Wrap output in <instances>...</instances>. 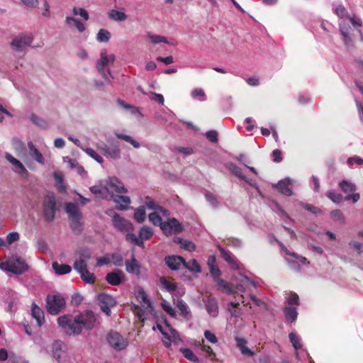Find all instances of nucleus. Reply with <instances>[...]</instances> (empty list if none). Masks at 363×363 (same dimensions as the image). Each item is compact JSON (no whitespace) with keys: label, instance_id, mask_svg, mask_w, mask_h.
Masks as SVG:
<instances>
[{"label":"nucleus","instance_id":"f257e3e1","mask_svg":"<svg viewBox=\"0 0 363 363\" xmlns=\"http://www.w3.org/2000/svg\"><path fill=\"white\" fill-rule=\"evenodd\" d=\"M90 191L94 194L106 199L115 196L114 192L126 193L128 191L123 183L115 177L99 182L98 184L91 186Z\"/></svg>","mask_w":363,"mask_h":363},{"label":"nucleus","instance_id":"f03ea898","mask_svg":"<svg viewBox=\"0 0 363 363\" xmlns=\"http://www.w3.org/2000/svg\"><path fill=\"white\" fill-rule=\"evenodd\" d=\"M115 58L114 54L108 53L106 49H103L100 52L99 58L96 62V67L98 72L108 84H111L108 75L111 76V73L110 69H106V67L114 63Z\"/></svg>","mask_w":363,"mask_h":363},{"label":"nucleus","instance_id":"7ed1b4c3","mask_svg":"<svg viewBox=\"0 0 363 363\" xmlns=\"http://www.w3.org/2000/svg\"><path fill=\"white\" fill-rule=\"evenodd\" d=\"M136 298L138 301L141 303L142 308H136L135 313L138 319L143 322L145 319L147 318V315L149 313H152L153 310L152 305L149 301L146 293L141 288L138 289L136 293Z\"/></svg>","mask_w":363,"mask_h":363},{"label":"nucleus","instance_id":"20e7f679","mask_svg":"<svg viewBox=\"0 0 363 363\" xmlns=\"http://www.w3.org/2000/svg\"><path fill=\"white\" fill-rule=\"evenodd\" d=\"M33 36L31 33H21L16 35L11 42L12 50L16 53H24L31 46Z\"/></svg>","mask_w":363,"mask_h":363},{"label":"nucleus","instance_id":"39448f33","mask_svg":"<svg viewBox=\"0 0 363 363\" xmlns=\"http://www.w3.org/2000/svg\"><path fill=\"white\" fill-rule=\"evenodd\" d=\"M57 323L62 330L68 335H79L81 333L76 316L71 315H61L57 318Z\"/></svg>","mask_w":363,"mask_h":363},{"label":"nucleus","instance_id":"423d86ee","mask_svg":"<svg viewBox=\"0 0 363 363\" xmlns=\"http://www.w3.org/2000/svg\"><path fill=\"white\" fill-rule=\"evenodd\" d=\"M153 235V232L150 227L143 226L139 231V238L133 233H128L125 236V240L131 244L144 247V240L150 239Z\"/></svg>","mask_w":363,"mask_h":363},{"label":"nucleus","instance_id":"0eeeda50","mask_svg":"<svg viewBox=\"0 0 363 363\" xmlns=\"http://www.w3.org/2000/svg\"><path fill=\"white\" fill-rule=\"evenodd\" d=\"M65 298L59 294L48 296L47 310L52 315L58 314L65 307Z\"/></svg>","mask_w":363,"mask_h":363},{"label":"nucleus","instance_id":"6e6552de","mask_svg":"<svg viewBox=\"0 0 363 363\" xmlns=\"http://www.w3.org/2000/svg\"><path fill=\"white\" fill-rule=\"evenodd\" d=\"M281 248V250L288 255H290L293 257H294L296 259H286L290 267L294 269V271L299 272L301 269L302 265H307L309 264V262L307 260V259L301 255H299L294 252H290L288 249L281 243L277 241Z\"/></svg>","mask_w":363,"mask_h":363},{"label":"nucleus","instance_id":"1a4fd4ad","mask_svg":"<svg viewBox=\"0 0 363 363\" xmlns=\"http://www.w3.org/2000/svg\"><path fill=\"white\" fill-rule=\"evenodd\" d=\"M75 316L79 325L80 333L83 329L91 330L94 327L96 318L92 311H86Z\"/></svg>","mask_w":363,"mask_h":363},{"label":"nucleus","instance_id":"9d476101","mask_svg":"<svg viewBox=\"0 0 363 363\" xmlns=\"http://www.w3.org/2000/svg\"><path fill=\"white\" fill-rule=\"evenodd\" d=\"M56 199L53 194H48L43 201V213L47 220L54 219L56 213Z\"/></svg>","mask_w":363,"mask_h":363},{"label":"nucleus","instance_id":"9b49d317","mask_svg":"<svg viewBox=\"0 0 363 363\" xmlns=\"http://www.w3.org/2000/svg\"><path fill=\"white\" fill-rule=\"evenodd\" d=\"M165 324L167 330H164L160 324H157L156 327H152V330H155L157 328L161 332L163 335L162 342L166 347H169L171 346L172 340H176L179 338V334L169 324L167 323Z\"/></svg>","mask_w":363,"mask_h":363},{"label":"nucleus","instance_id":"f8f14e48","mask_svg":"<svg viewBox=\"0 0 363 363\" xmlns=\"http://www.w3.org/2000/svg\"><path fill=\"white\" fill-rule=\"evenodd\" d=\"M107 342L116 350H122L128 346V341L116 332H111L107 335Z\"/></svg>","mask_w":363,"mask_h":363},{"label":"nucleus","instance_id":"ddd939ff","mask_svg":"<svg viewBox=\"0 0 363 363\" xmlns=\"http://www.w3.org/2000/svg\"><path fill=\"white\" fill-rule=\"evenodd\" d=\"M339 26L342 39L345 47L347 49L352 48L354 47V38L352 33L351 26L345 21H342L340 23Z\"/></svg>","mask_w":363,"mask_h":363},{"label":"nucleus","instance_id":"4468645a","mask_svg":"<svg viewBox=\"0 0 363 363\" xmlns=\"http://www.w3.org/2000/svg\"><path fill=\"white\" fill-rule=\"evenodd\" d=\"M5 158L12 167V170L18 174L22 178H26L28 176V172L23 163L14 157L9 152L5 153Z\"/></svg>","mask_w":363,"mask_h":363},{"label":"nucleus","instance_id":"2eb2a0df","mask_svg":"<svg viewBox=\"0 0 363 363\" xmlns=\"http://www.w3.org/2000/svg\"><path fill=\"white\" fill-rule=\"evenodd\" d=\"M112 221L114 227L121 232L128 234L132 233L134 231L133 224L118 213L113 216Z\"/></svg>","mask_w":363,"mask_h":363},{"label":"nucleus","instance_id":"dca6fc26","mask_svg":"<svg viewBox=\"0 0 363 363\" xmlns=\"http://www.w3.org/2000/svg\"><path fill=\"white\" fill-rule=\"evenodd\" d=\"M161 230L167 235H171L174 233H179L182 230L181 223L175 218L169 219L167 222L161 223Z\"/></svg>","mask_w":363,"mask_h":363},{"label":"nucleus","instance_id":"f3484780","mask_svg":"<svg viewBox=\"0 0 363 363\" xmlns=\"http://www.w3.org/2000/svg\"><path fill=\"white\" fill-rule=\"evenodd\" d=\"M99 301L100 302V306L101 311L105 313L108 316L111 315V308L116 305V301L114 298L108 294H101L99 296Z\"/></svg>","mask_w":363,"mask_h":363},{"label":"nucleus","instance_id":"a211bd4d","mask_svg":"<svg viewBox=\"0 0 363 363\" xmlns=\"http://www.w3.org/2000/svg\"><path fill=\"white\" fill-rule=\"evenodd\" d=\"M235 281L238 282L235 288L240 292H245L251 286H255V282L252 280L242 274L235 277Z\"/></svg>","mask_w":363,"mask_h":363},{"label":"nucleus","instance_id":"6ab92c4d","mask_svg":"<svg viewBox=\"0 0 363 363\" xmlns=\"http://www.w3.org/2000/svg\"><path fill=\"white\" fill-rule=\"evenodd\" d=\"M203 301L205 303V308L208 315L212 317H216L218 314V307L216 298L212 296H206L203 298Z\"/></svg>","mask_w":363,"mask_h":363},{"label":"nucleus","instance_id":"aec40b11","mask_svg":"<svg viewBox=\"0 0 363 363\" xmlns=\"http://www.w3.org/2000/svg\"><path fill=\"white\" fill-rule=\"evenodd\" d=\"M97 147L106 157L118 159L121 156V151L118 145L108 146L106 144H103Z\"/></svg>","mask_w":363,"mask_h":363},{"label":"nucleus","instance_id":"412c9836","mask_svg":"<svg viewBox=\"0 0 363 363\" xmlns=\"http://www.w3.org/2000/svg\"><path fill=\"white\" fill-rule=\"evenodd\" d=\"M294 184V180L287 177L279 181L277 184H273V187L277 189L281 194L286 196H291L293 194L290 186Z\"/></svg>","mask_w":363,"mask_h":363},{"label":"nucleus","instance_id":"4be33fe9","mask_svg":"<svg viewBox=\"0 0 363 363\" xmlns=\"http://www.w3.org/2000/svg\"><path fill=\"white\" fill-rule=\"evenodd\" d=\"M166 264L172 270H178L181 266H184L185 259L181 256H167L164 259Z\"/></svg>","mask_w":363,"mask_h":363},{"label":"nucleus","instance_id":"5701e85b","mask_svg":"<svg viewBox=\"0 0 363 363\" xmlns=\"http://www.w3.org/2000/svg\"><path fill=\"white\" fill-rule=\"evenodd\" d=\"M63 344L60 341H55L52 346V357L59 363L63 362V359L66 354L65 351L62 349Z\"/></svg>","mask_w":363,"mask_h":363},{"label":"nucleus","instance_id":"b1692460","mask_svg":"<svg viewBox=\"0 0 363 363\" xmlns=\"http://www.w3.org/2000/svg\"><path fill=\"white\" fill-rule=\"evenodd\" d=\"M124 279V274L121 270H115L106 276V281L113 286L120 284Z\"/></svg>","mask_w":363,"mask_h":363},{"label":"nucleus","instance_id":"393cba45","mask_svg":"<svg viewBox=\"0 0 363 363\" xmlns=\"http://www.w3.org/2000/svg\"><path fill=\"white\" fill-rule=\"evenodd\" d=\"M109 199L113 200V201L117 204V208L121 211L127 210L130 204V199L127 196L115 195Z\"/></svg>","mask_w":363,"mask_h":363},{"label":"nucleus","instance_id":"a878e982","mask_svg":"<svg viewBox=\"0 0 363 363\" xmlns=\"http://www.w3.org/2000/svg\"><path fill=\"white\" fill-rule=\"evenodd\" d=\"M65 23L70 28H75L79 32L82 33L86 30V26L79 19L72 16H66Z\"/></svg>","mask_w":363,"mask_h":363},{"label":"nucleus","instance_id":"bb28decb","mask_svg":"<svg viewBox=\"0 0 363 363\" xmlns=\"http://www.w3.org/2000/svg\"><path fill=\"white\" fill-rule=\"evenodd\" d=\"M28 147L30 157L40 164H45V159L41 152L35 147L32 142L28 143Z\"/></svg>","mask_w":363,"mask_h":363},{"label":"nucleus","instance_id":"cd10ccee","mask_svg":"<svg viewBox=\"0 0 363 363\" xmlns=\"http://www.w3.org/2000/svg\"><path fill=\"white\" fill-rule=\"evenodd\" d=\"M226 167L233 173L234 174L235 176H237L238 177L242 179V180H244L245 182H247V184H249L250 185L252 186L253 185V182L251 179H250L249 178H247V177H245L242 172V170L241 169L238 167L237 165H235V164L233 163H228L226 164Z\"/></svg>","mask_w":363,"mask_h":363},{"label":"nucleus","instance_id":"c85d7f7f","mask_svg":"<svg viewBox=\"0 0 363 363\" xmlns=\"http://www.w3.org/2000/svg\"><path fill=\"white\" fill-rule=\"evenodd\" d=\"M237 347L240 349L241 353L243 355L247 357H252L255 355V352H252L247 345V340L242 337H235Z\"/></svg>","mask_w":363,"mask_h":363},{"label":"nucleus","instance_id":"c756f323","mask_svg":"<svg viewBox=\"0 0 363 363\" xmlns=\"http://www.w3.org/2000/svg\"><path fill=\"white\" fill-rule=\"evenodd\" d=\"M174 117V114L169 109H163L155 113V118L163 123H167L168 121L172 119Z\"/></svg>","mask_w":363,"mask_h":363},{"label":"nucleus","instance_id":"7c9ffc66","mask_svg":"<svg viewBox=\"0 0 363 363\" xmlns=\"http://www.w3.org/2000/svg\"><path fill=\"white\" fill-rule=\"evenodd\" d=\"M125 264V269L128 273H131L137 276L140 274V265L135 259V258L133 257L130 260H127Z\"/></svg>","mask_w":363,"mask_h":363},{"label":"nucleus","instance_id":"2f4dec72","mask_svg":"<svg viewBox=\"0 0 363 363\" xmlns=\"http://www.w3.org/2000/svg\"><path fill=\"white\" fill-rule=\"evenodd\" d=\"M32 316L36 320L39 327L44 323V313L35 303L32 305Z\"/></svg>","mask_w":363,"mask_h":363},{"label":"nucleus","instance_id":"473e14b6","mask_svg":"<svg viewBox=\"0 0 363 363\" xmlns=\"http://www.w3.org/2000/svg\"><path fill=\"white\" fill-rule=\"evenodd\" d=\"M65 211L68 214L69 218L82 216L78 205L74 203H67L65 204Z\"/></svg>","mask_w":363,"mask_h":363},{"label":"nucleus","instance_id":"72a5a7b5","mask_svg":"<svg viewBox=\"0 0 363 363\" xmlns=\"http://www.w3.org/2000/svg\"><path fill=\"white\" fill-rule=\"evenodd\" d=\"M219 250L220 252V254H221L223 258L227 262H228L234 269H239V265H238V263L237 262L235 258L233 255H231V254L229 252L225 251L223 248H222L220 247H219Z\"/></svg>","mask_w":363,"mask_h":363},{"label":"nucleus","instance_id":"f704fd0d","mask_svg":"<svg viewBox=\"0 0 363 363\" xmlns=\"http://www.w3.org/2000/svg\"><path fill=\"white\" fill-rule=\"evenodd\" d=\"M109 18L114 21H125L127 19V15L123 11L116 9H111L108 13Z\"/></svg>","mask_w":363,"mask_h":363},{"label":"nucleus","instance_id":"c9c22d12","mask_svg":"<svg viewBox=\"0 0 363 363\" xmlns=\"http://www.w3.org/2000/svg\"><path fill=\"white\" fill-rule=\"evenodd\" d=\"M289 337L290 340V342H291L293 347L297 351L299 349H301L303 347L302 345V340L299 335H298L296 333H290L289 335ZM296 355L297 358H298V352H296Z\"/></svg>","mask_w":363,"mask_h":363},{"label":"nucleus","instance_id":"e433bc0d","mask_svg":"<svg viewBox=\"0 0 363 363\" xmlns=\"http://www.w3.org/2000/svg\"><path fill=\"white\" fill-rule=\"evenodd\" d=\"M52 269L57 274L62 275L69 274L72 271V267L68 264H60L55 262L52 264Z\"/></svg>","mask_w":363,"mask_h":363},{"label":"nucleus","instance_id":"4c0bfd02","mask_svg":"<svg viewBox=\"0 0 363 363\" xmlns=\"http://www.w3.org/2000/svg\"><path fill=\"white\" fill-rule=\"evenodd\" d=\"M10 262L13 264V266L16 269H21L22 271L19 272L18 274H21L26 272L28 269V265L26 264L25 260L20 257H14L10 259Z\"/></svg>","mask_w":363,"mask_h":363},{"label":"nucleus","instance_id":"58836bf2","mask_svg":"<svg viewBox=\"0 0 363 363\" xmlns=\"http://www.w3.org/2000/svg\"><path fill=\"white\" fill-rule=\"evenodd\" d=\"M70 226L74 231L77 233L82 232L83 230L82 216L69 218Z\"/></svg>","mask_w":363,"mask_h":363},{"label":"nucleus","instance_id":"ea45409f","mask_svg":"<svg viewBox=\"0 0 363 363\" xmlns=\"http://www.w3.org/2000/svg\"><path fill=\"white\" fill-rule=\"evenodd\" d=\"M160 283L169 293L174 292L177 289L176 284L165 277H160Z\"/></svg>","mask_w":363,"mask_h":363},{"label":"nucleus","instance_id":"a19ab883","mask_svg":"<svg viewBox=\"0 0 363 363\" xmlns=\"http://www.w3.org/2000/svg\"><path fill=\"white\" fill-rule=\"evenodd\" d=\"M174 242L179 244L182 248L189 252L194 251L196 248L195 245L191 241L183 240L180 238H174Z\"/></svg>","mask_w":363,"mask_h":363},{"label":"nucleus","instance_id":"79ce46f5","mask_svg":"<svg viewBox=\"0 0 363 363\" xmlns=\"http://www.w3.org/2000/svg\"><path fill=\"white\" fill-rule=\"evenodd\" d=\"M284 313L286 320L289 322L292 323L297 318L298 313L296 308L285 307L284 308Z\"/></svg>","mask_w":363,"mask_h":363},{"label":"nucleus","instance_id":"37998d69","mask_svg":"<svg viewBox=\"0 0 363 363\" xmlns=\"http://www.w3.org/2000/svg\"><path fill=\"white\" fill-rule=\"evenodd\" d=\"M216 284L218 285L219 289L222 290L223 292L228 294H235V291L233 287L227 283L225 281L221 279L220 278L215 281Z\"/></svg>","mask_w":363,"mask_h":363},{"label":"nucleus","instance_id":"c03bdc74","mask_svg":"<svg viewBox=\"0 0 363 363\" xmlns=\"http://www.w3.org/2000/svg\"><path fill=\"white\" fill-rule=\"evenodd\" d=\"M184 267L191 272L200 273L201 272V268L196 259H191L189 262L185 261Z\"/></svg>","mask_w":363,"mask_h":363},{"label":"nucleus","instance_id":"a18cd8bd","mask_svg":"<svg viewBox=\"0 0 363 363\" xmlns=\"http://www.w3.org/2000/svg\"><path fill=\"white\" fill-rule=\"evenodd\" d=\"M147 40L152 44H157L160 43H164L165 44H170L167 38L162 35H155L151 33H147Z\"/></svg>","mask_w":363,"mask_h":363},{"label":"nucleus","instance_id":"49530a36","mask_svg":"<svg viewBox=\"0 0 363 363\" xmlns=\"http://www.w3.org/2000/svg\"><path fill=\"white\" fill-rule=\"evenodd\" d=\"M339 186L346 194L352 193L356 190L355 184L347 180L340 182Z\"/></svg>","mask_w":363,"mask_h":363},{"label":"nucleus","instance_id":"de8ad7c7","mask_svg":"<svg viewBox=\"0 0 363 363\" xmlns=\"http://www.w3.org/2000/svg\"><path fill=\"white\" fill-rule=\"evenodd\" d=\"M146 212L144 206H139L135 210L134 219L138 223H143L145 220Z\"/></svg>","mask_w":363,"mask_h":363},{"label":"nucleus","instance_id":"09e8293b","mask_svg":"<svg viewBox=\"0 0 363 363\" xmlns=\"http://www.w3.org/2000/svg\"><path fill=\"white\" fill-rule=\"evenodd\" d=\"M0 269L4 271L11 272L13 274H18L22 271L21 269H16L13 266V264L10 262V259L9 261L0 263Z\"/></svg>","mask_w":363,"mask_h":363},{"label":"nucleus","instance_id":"8fccbe9b","mask_svg":"<svg viewBox=\"0 0 363 363\" xmlns=\"http://www.w3.org/2000/svg\"><path fill=\"white\" fill-rule=\"evenodd\" d=\"M111 38V33L104 28H101L99 30L97 35H96V40L97 41L100 43H106L108 42Z\"/></svg>","mask_w":363,"mask_h":363},{"label":"nucleus","instance_id":"3c124183","mask_svg":"<svg viewBox=\"0 0 363 363\" xmlns=\"http://www.w3.org/2000/svg\"><path fill=\"white\" fill-rule=\"evenodd\" d=\"M74 269L79 274H82L84 271L87 270L86 262L84 259H79L74 263Z\"/></svg>","mask_w":363,"mask_h":363},{"label":"nucleus","instance_id":"603ef678","mask_svg":"<svg viewBox=\"0 0 363 363\" xmlns=\"http://www.w3.org/2000/svg\"><path fill=\"white\" fill-rule=\"evenodd\" d=\"M191 96L194 99H199L201 101L206 100V96L203 89L196 88L191 90Z\"/></svg>","mask_w":363,"mask_h":363},{"label":"nucleus","instance_id":"864d4df0","mask_svg":"<svg viewBox=\"0 0 363 363\" xmlns=\"http://www.w3.org/2000/svg\"><path fill=\"white\" fill-rule=\"evenodd\" d=\"M116 136L118 138L122 139V140L129 143L135 148H139L140 147V143L138 142H137L136 140H135L131 136H130L128 135L116 133Z\"/></svg>","mask_w":363,"mask_h":363},{"label":"nucleus","instance_id":"5fc2aeb1","mask_svg":"<svg viewBox=\"0 0 363 363\" xmlns=\"http://www.w3.org/2000/svg\"><path fill=\"white\" fill-rule=\"evenodd\" d=\"M82 150L85 152L89 157L96 161L98 163L101 164L104 162V159L100 156L95 150L91 148H82Z\"/></svg>","mask_w":363,"mask_h":363},{"label":"nucleus","instance_id":"6e6d98bb","mask_svg":"<svg viewBox=\"0 0 363 363\" xmlns=\"http://www.w3.org/2000/svg\"><path fill=\"white\" fill-rule=\"evenodd\" d=\"M81 279L86 283L92 284L95 282L96 277L94 273H91L87 270L84 271L79 274Z\"/></svg>","mask_w":363,"mask_h":363},{"label":"nucleus","instance_id":"4d7b16f0","mask_svg":"<svg viewBox=\"0 0 363 363\" xmlns=\"http://www.w3.org/2000/svg\"><path fill=\"white\" fill-rule=\"evenodd\" d=\"M180 350H181L182 354L187 359L194 362H199L198 357L194 354V353L193 352V351L191 350H190L189 348H181Z\"/></svg>","mask_w":363,"mask_h":363},{"label":"nucleus","instance_id":"13d9d810","mask_svg":"<svg viewBox=\"0 0 363 363\" xmlns=\"http://www.w3.org/2000/svg\"><path fill=\"white\" fill-rule=\"evenodd\" d=\"M145 206L149 208V209H152V210H158L161 212H163V213H166L167 211L165 210H163L160 206H158L155 201L154 200L150 198V197H146L145 199Z\"/></svg>","mask_w":363,"mask_h":363},{"label":"nucleus","instance_id":"bf43d9fd","mask_svg":"<svg viewBox=\"0 0 363 363\" xmlns=\"http://www.w3.org/2000/svg\"><path fill=\"white\" fill-rule=\"evenodd\" d=\"M72 13L74 16H79L85 21H88L89 18L88 12L83 8L74 7L72 9Z\"/></svg>","mask_w":363,"mask_h":363},{"label":"nucleus","instance_id":"052dcab7","mask_svg":"<svg viewBox=\"0 0 363 363\" xmlns=\"http://www.w3.org/2000/svg\"><path fill=\"white\" fill-rule=\"evenodd\" d=\"M30 120L33 123L40 127L41 128L46 129L48 127V124L46 121L35 115H32L30 116Z\"/></svg>","mask_w":363,"mask_h":363},{"label":"nucleus","instance_id":"680f3d73","mask_svg":"<svg viewBox=\"0 0 363 363\" xmlns=\"http://www.w3.org/2000/svg\"><path fill=\"white\" fill-rule=\"evenodd\" d=\"M177 306L181 311L182 314L184 315H187L189 314L190 311L187 304L182 300H178L177 303Z\"/></svg>","mask_w":363,"mask_h":363},{"label":"nucleus","instance_id":"e2e57ef3","mask_svg":"<svg viewBox=\"0 0 363 363\" xmlns=\"http://www.w3.org/2000/svg\"><path fill=\"white\" fill-rule=\"evenodd\" d=\"M335 13L339 17V18H344L346 16V8L342 4H338L336 6L333 8Z\"/></svg>","mask_w":363,"mask_h":363},{"label":"nucleus","instance_id":"0e129e2a","mask_svg":"<svg viewBox=\"0 0 363 363\" xmlns=\"http://www.w3.org/2000/svg\"><path fill=\"white\" fill-rule=\"evenodd\" d=\"M331 217L333 220L340 222L341 223H345V218L342 213L340 210H335L331 212Z\"/></svg>","mask_w":363,"mask_h":363},{"label":"nucleus","instance_id":"69168bd1","mask_svg":"<svg viewBox=\"0 0 363 363\" xmlns=\"http://www.w3.org/2000/svg\"><path fill=\"white\" fill-rule=\"evenodd\" d=\"M286 301L290 305H298L299 298L295 293H289L286 297Z\"/></svg>","mask_w":363,"mask_h":363},{"label":"nucleus","instance_id":"338daca9","mask_svg":"<svg viewBox=\"0 0 363 363\" xmlns=\"http://www.w3.org/2000/svg\"><path fill=\"white\" fill-rule=\"evenodd\" d=\"M205 197L213 208H217L218 206V201L213 194L210 192H206L205 194Z\"/></svg>","mask_w":363,"mask_h":363},{"label":"nucleus","instance_id":"774afa93","mask_svg":"<svg viewBox=\"0 0 363 363\" xmlns=\"http://www.w3.org/2000/svg\"><path fill=\"white\" fill-rule=\"evenodd\" d=\"M148 218L150 221L155 225H160L162 223L161 222V218L157 213H151L148 216Z\"/></svg>","mask_w":363,"mask_h":363}]
</instances>
